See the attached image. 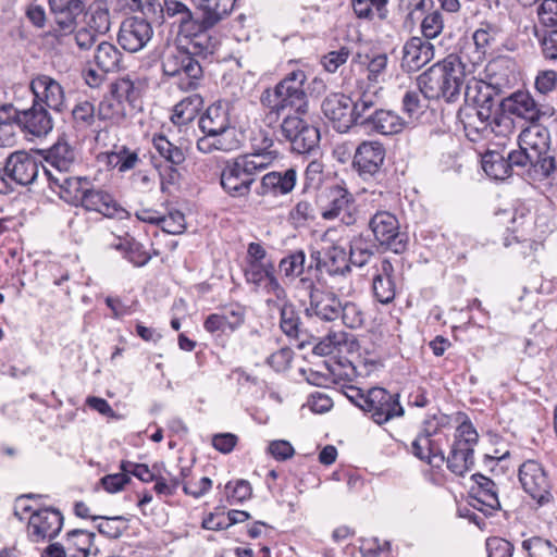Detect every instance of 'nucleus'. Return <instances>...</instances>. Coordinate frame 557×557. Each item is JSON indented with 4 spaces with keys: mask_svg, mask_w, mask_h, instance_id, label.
I'll use <instances>...</instances> for the list:
<instances>
[{
    "mask_svg": "<svg viewBox=\"0 0 557 557\" xmlns=\"http://www.w3.org/2000/svg\"><path fill=\"white\" fill-rule=\"evenodd\" d=\"M465 69L458 55L449 54L419 75L418 87L428 99L456 102L466 82Z\"/></svg>",
    "mask_w": 557,
    "mask_h": 557,
    "instance_id": "nucleus-1",
    "label": "nucleus"
},
{
    "mask_svg": "<svg viewBox=\"0 0 557 557\" xmlns=\"http://www.w3.org/2000/svg\"><path fill=\"white\" fill-rule=\"evenodd\" d=\"M270 164L269 154H246L227 160L221 171V186L232 198H247L258 174Z\"/></svg>",
    "mask_w": 557,
    "mask_h": 557,
    "instance_id": "nucleus-2",
    "label": "nucleus"
},
{
    "mask_svg": "<svg viewBox=\"0 0 557 557\" xmlns=\"http://www.w3.org/2000/svg\"><path fill=\"white\" fill-rule=\"evenodd\" d=\"M368 227L377 248L400 255L408 248V235L400 231L397 216L386 210H377L371 215Z\"/></svg>",
    "mask_w": 557,
    "mask_h": 557,
    "instance_id": "nucleus-3",
    "label": "nucleus"
},
{
    "mask_svg": "<svg viewBox=\"0 0 557 557\" xmlns=\"http://www.w3.org/2000/svg\"><path fill=\"white\" fill-rule=\"evenodd\" d=\"M162 71L169 77H177V85L182 90L196 88L202 77L199 61L184 47H176L164 54Z\"/></svg>",
    "mask_w": 557,
    "mask_h": 557,
    "instance_id": "nucleus-4",
    "label": "nucleus"
},
{
    "mask_svg": "<svg viewBox=\"0 0 557 557\" xmlns=\"http://www.w3.org/2000/svg\"><path fill=\"white\" fill-rule=\"evenodd\" d=\"M519 148L527 150L535 160V172L548 177L556 170V160L549 154V132L540 124H532L518 136Z\"/></svg>",
    "mask_w": 557,
    "mask_h": 557,
    "instance_id": "nucleus-5",
    "label": "nucleus"
},
{
    "mask_svg": "<svg viewBox=\"0 0 557 557\" xmlns=\"http://www.w3.org/2000/svg\"><path fill=\"white\" fill-rule=\"evenodd\" d=\"M479 435L473 425L465 421L455 432V440L450 453L445 461L447 468L457 475H463L474 463V446L478 444Z\"/></svg>",
    "mask_w": 557,
    "mask_h": 557,
    "instance_id": "nucleus-6",
    "label": "nucleus"
},
{
    "mask_svg": "<svg viewBox=\"0 0 557 557\" xmlns=\"http://www.w3.org/2000/svg\"><path fill=\"white\" fill-rule=\"evenodd\" d=\"M307 79L302 70L288 73L274 88L272 99L285 108L289 113L306 114L308 112V97L304 89Z\"/></svg>",
    "mask_w": 557,
    "mask_h": 557,
    "instance_id": "nucleus-7",
    "label": "nucleus"
},
{
    "mask_svg": "<svg viewBox=\"0 0 557 557\" xmlns=\"http://www.w3.org/2000/svg\"><path fill=\"white\" fill-rule=\"evenodd\" d=\"M386 150L375 140L362 141L356 149L352 166L363 181L377 180L384 174Z\"/></svg>",
    "mask_w": 557,
    "mask_h": 557,
    "instance_id": "nucleus-8",
    "label": "nucleus"
},
{
    "mask_svg": "<svg viewBox=\"0 0 557 557\" xmlns=\"http://www.w3.org/2000/svg\"><path fill=\"white\" fill-rule=\"evenodd\" d=\"M364 412L379 425L389 420L403 417L405 410L399 403V395L392 394L385 388L373 387L368 391V400L362 399Z\"/></svg>",
    "mask_w": 557,
    "mask_h": 557,
    "instance_id": "nucleus-9",
    "label": "nucleus"
},
{
    "mask_svg": "<svg viewBox=\"0 0 557 557\" xmlns=\"http://www.w3.org/2000/svg\"><path fill=\"white\" fill-rule=\"evenodd\" d=\"M519 480L525 491L540 506L554 500L547 474L535 460L524 461L519 469Z\"/></svg>",
    "mask_w": 557,
    "mask_h": 557,
    "instance_id": "nucleus-10",
    "label": "nucleus"
},
{
    "mask_svg": "<svg viewBox=\"0 0 557 557\" xmlns=\"http://www.w3.org/2000/svg\"><path fill=\"white\" fill-rule=\"evenodd\" d=\"M301 284L309 289V306L305 309L307 317H317L323 321L339 318L341 300L334 293L315 287L309 277L301 278Z\"/></svg>",
    "mask_w": 557,
    "mask_h": 557,
    "instance_id": "nucleus-11",
    "label": "nucleus"
},
{
    "mask_svg": "<svg viewBox=\"0 0 557 557\" xmlns=\"http://www.w3.org/2000/svg\"><path fill=\"white\" fill-rule=\"evenodd\" d=\"M49 187L65 202L78 207L84 194L88 190L90 180L82 176H70L67 173H54L49 168H44Z\"/></svg>",
    "mask_w": 557,
    "mask_h": 557,
    "instance_id": "nucleus-12",
    "label": "nucleus"
},
{
    "mask_svg": "<svg viewBox=\"0 0 557 557\" xmlns=\"http://www.w3.org/2000/svg\"><path fill=\"white\" fill-rule=\"evenodd\" d=\"M29 88L34 95L35 103L58 113L65 110L64 89L53 77L46 74L36 75L30 81Z\"/></svg>",
    "mask_w": 557,
    "mask_h": 557,
    "instance_id": "nucleus-13",
    "label": "nucleus"
},
{
    "mask_svg": "<svg viewBox=\"0 0 557 557\" xmlns=\"http://www.w3.org/2000/svg\"><path fill=\"white\" fill-rule=\"evenodd\" d=\"M63 525L62 513L54 508L33 511L28 518L27 533L32 542L38 543L55 537Z\"/></svg>",
    "mask_w": 557,
    "mask_h": 557,
    "instance_id": "nucleus-14",
    "label": "nucleus"
},
{
    "mask_svg": "<svg viewBox=\"0 0 557 557\" xmlns=\"http://www.w3.org/2000/svg\"><path fill=\"white\" fill-rule=\"evenodd\" d=\"M351 106V97L342 92H332L323 99L321 110L333 128L339 133H346L352 127Z\"/></svg>",
    "mask_w": 557,
    "mask_h": 557,
    "instance_id": "nucleus-15",
    "label": "nucleus"
},
{
    "mask_svg": "<svg viewBox=\"0 0 557 557\" xmlns=\"http://www.w3.org/2000/svg\"><path fill=\"white\" fill-rule=\"evenodd\" d=\"M153 30L146 20L128 17L120 26L117 41L128 52H138L144 49L152 37Z\"/></svg>",
    "mask_w": 557,
    "mask_h": 557,
    "instance_id": "nucleus-16",
    "label": "nucleus"
},
{
    "mask_svg": "<svg viewBox=\"0 0 557 557\" xmlns=\"http://www.w3.org/2000/svg\"><path fill=\"white\" fill-rule=\"evenodd\" d=\"M7 181L26 186L36 180L39 173L40 163L26 151L10 153L4 160Z\"/></svg>",
    "mask_w": 557,
    "mask_h": 557,
    "instance_id": "nucleus-17",
    "label": "nucleus"
},
{
    "mask_svg": "<svg viewBox=\"0 0 557 557\" xmlns=\"http://www.w3.org/2000/svg\"><path fill=\"white\" fill-rule=\"evenodd\" d=\"M505 112L536 124L544 115H550V108L535 102L529 92L518 91L502 101Z\"/></svg>",
    "mask_w": 557,
    "mask_h": 557,
    "instance_id": "nucleus-18",
    "label": "nucleus"
},
{
    "mask_svg": "<svg viewBox=\"0 0 557 557\" xmlns=\"http://www.w3.org/2000/svg\"><path fill=\"white\" fill-rule=\"evenodd\" d=\"M220 21V18L201 15V22H199L198 27L183 37L187 40L184 48L194 57L212 54L218 46V39L210 34V29Z\"/></svg>",
    "mask_w": 557,
    "mask_h": 557,
    "instance_id": "nucleus-19",
    "label": "nucleus"
},
{
    "mask_svg": "<svg viewBox=\"0 0 557 557\" xmlns=\"http://www.w3.org/2000/svg\"><path fill=\"white\" fill-rule=\"evenodd\" d=\"M327 205L323 208L321 215L324 220L339 218L345 225L356 223V216L350 212L354 202L352 195L344 187L335 185L329 189Z\"/></svg>",
    "mask_w": 557,
    "mask_h": 557,
    "instance_id": "nucleus-20",
    "label": "nucleus"
},
{
    "mask_svg": "<svg viewBox=\"0 0 557 557\" xmlns=\"http://www.w3.org/2000/svg\"><path fill=\"white\" fill-rule=\"evenodd\" d=\"M434 58V46L421 38L411 37L403 48V67L409 72L420 70Z\"/></svg>",
    "mask_w": 557,
    "mask_h": 557,
    "instance_id": "nucleus-21",
    "label": "nucleus"
},
{
    "mask_svg": "<svg viewBox=\"0 0 557 557\" xmlns=\"http://www.w3.org/2000/svg\"><path fill=\"white\" fill-rule=\"evenodd\" d=\"M372 290L375 299L383 304H391L396 296L395 269L388 259H383L377 267L372 281Z\"/></svg>",
    "mask_w": 557,
    "mask_h": 557,
    "instance_id": "nucleus-22",
    "label": "nucleus"
},
{
    "mask_svg": "<svg viewBox=\"0 0 557 557\" xmlns=\"http://www.w3.org/2000/svg\"><path fill=\"white\" fill-rule=\"evenodd\" d=\"M246 281L259 287L264 282V288L273 296H283L284 287L275 276V268L273 262H248L245 270Z\"/></svg>",
    "mask_w": 557,
    "mask_h": 557,
    "instance_id": "nucleus-23",
    "label": "nucleus"
},
{
    "mask_svg": "<svg viewBox=\"0 0 557 557\" xmlns=\"http://www.w3.org/2000/svg\"><path fill=\"white\" fill-rule=\"evenodd\" d=\"M297 172L295 169L289 168L285 171L269 172L262 176L258 195L265 196H282L289 194L296 185Z\"/></svg>",
    "mask_w": 557,
    "mask_h": 557,
    "instance_id": "nucleus-24",
    "label": "nucleus"
},
{
    "mask_svg": "<svg viewBox=\"0 0 557 557\" xmlns=\"http://www.w3.org/2000/svg\"><path fill=\"white\" fill-rule=\"evenodd\" d=\"M274 299H268L267 306L276 308L280 311V326L281 330L289 337L298 338L300 335V317L295 306L287 298L285 288L283 296H274Z\"/></svg>",
    "mask_w": 557,
    "mask_h": 557,
    "instance_id": "nucleus-25",
    "label": "nucleus"
},
{
    "mask_svg": "<svg viewBox=\"0 0 557 557\" xmlns=\"http://www.w3.org/2000/svg\"><path fill=\"white\" fill-rule=\"evenodd\" d=\"M48 164L54 173H67L78 162V153L65 139L60 138L48 151L45 157Z\"/></svg>",
    "mask_w": 557,
    "mask_h": 557,
    "instance_id": "nucleus-26",
    "label": "nucleus"
},
{
    "mask_svg": "<svg viewBox=\"0 0 557 557\" xmlns=\"http://www.w3.org/2000/svg\"><path fill=\"white\" fill-rule=\"evenodd\" d=\"M463 86L468 107L496 104V97L500 92L498 87L475 77H466Z\"/></svg>",
    "mask_w": 557,
    "mask_h": 557,
    "instance_id": "nucleus-27",
    "label": "nucleus"
},
{
    "mask_svg": "<svg viewBox=\"0 0 557 557\" xmlns=\"http://www.w3.org/2000/svg\"><path fill=\"white\" fill-rule=\"evenodd\" d=\"M49 109L33 102V106L22 111L21 126L34 136H45L53 128V119Z\"/></svg>",
    "mask_w": 557,
    "mask_h": 557,
    "instance_id": "nucleus-28",
    "label": "nucleus"
},
{
    "mask_svg": "<svg viewBox=\"0 0 557 557\" xmlns=\"http://www.w3.org/2000/svg\"><path fill=\"white\" fill-rule=\"evenodd\" d=\"M377 104L379 97L375 91L364 90L357 94L350 107L352 126L359 125L366 129L371 119L379 110Z\"/></svg>",
    "mask_w": 557,
    "mask_h": 557,
    "instance_id": "nucleus-29",
    "label": "nucleus"
},
{
    "mask_svg": "<svg viewBox=\"0 0 557 557\" xmlns=\"http://www.w3.org/2000/svg\"><path fill=\"white\" fill-rule=\"evenodd\" d=\"M81 207L87 211H96L106 216H112L119 209L117 202L107 191L96 188L91 181L88 184V190L84 194Z\"/></svg>",
    "mask_w": 557,
    "mask_h": 557,
    "instance_id": "nucleus-30",
    "label": "nucleus"
},
{
    "mask_svg": "<svg viewBox=\"0 0 557 557\" xmlns=\"http://www.w3.org/2000/svg\"><path fill=\"white\" fill-rule=\"evenodd\" d=\"M164 11L169 17L175 20L174 23L177 24L178 35L182 37L195 30L199 22H201V15L196 16L185 3L177 0H165Z\"/></svg>",
    "mask_w": 557,
    "mask_h": 557,
    "instance_id": "nucleus-31",
    "label": "nucleus"
},
{
    "mask_svg": "<svg viewBox=\"0 0 557 557\" xmlns=\"http://www.w3.org/2000/svg\"><path fill=\"white\" fill-rule=\"evenodd\" d=\"M199 127L203 134L212 135L232 127L227 106L221 101L209 106L199 119Z\"/></svg>",
    "mask_w": 557,
    "mask_h": 557,
    "instance_id": "nucleus-32",
    "label": "nucleus"
},
{
    "mask_svg": "<svg viewBox=\"0 0 557 557\" xmlns=\"http://www.w3.org/2000/svg\"><path fill=\"white\" fill-rule=\"evenodd\" d=\"M411 453L434 468H440L445 462L441 445L434 438L417 436L411 443Z\"/></svg>",
    "mask_w": 557,
    "mask_h": 557,
    "instance_id": "nucleus-33",
    "label": "nucleus"
},
{
    "mask_svg": "<svg viewBox=\"0 0 557 557\" xmlns=\"http://www.w3.org/2000/svg\"><path fill=\"white\" fill-rule=\"evenodd\" d=\"M404 127L405 121L394 111L379 109L366 129L382 135H394L400 133Z\"/></svg>",
    "mask_w": 557,
    "mask_h": 557,
    "instance_id": "nucleus-34",
    "label": "nucleus"
},
{
    "mask_svg": "<svg viewBox=\"0 0 557 557\" xmlns=\"http://www.w3.org/2000/svg\"><path fill=\"white\" fill-rule=\"evenodd\" d=\"M94 62L102 73H114L122 67V53L113 44L102 41L95 50Z\"/></svg>",
    "mask_w": 557,
    "mask_h": 557,
    "instance_id": "nucleus-35",
    "label": "nucleus"
},
{
    "mask_svg": "<svg viewBox=\"0 0 557 557\" xmlns=\"http://www.w3.org/2000/svg\"><path fill=\"white\" fill-rule=\"evenodd\" d=\"M322 271L330 275H345L350 272V263L345 247L334 244L325 250Z\"/></svg>",
    "mask_w": 557,
    "mask_h": 557,
    "instance_id": "nucleus-36",
    "label": "nucleus"
},
{
    "mask_svg": "<svg viewBox=\"0 0 557 557\" xmlns=\"http://www.w3.org/2000/svg\"><path fill=\"white\" fill-rule=\"evenodd\" d=\"M374 247L373 240L362 234L355 235L349 242V263L358 268L366 265L374 256Z\"/></svg>",
    "mask_w": 557,
    "mask_h": 557,
    "instance_id": "nucleus-37",
    "label": "nucleus"
},
{
    "mask_svg": "<svg viewBox=\"0 0 557 557\" xmlns=\"http://www.w3.org/2000/svg\"><path fill=\"white\" fill-rule=\"evenodd\" d=\"M202 106L203 100L200 95H189L175 104L171 120L176 125H185L197 116Z\"/></svg>",
    "mask_w": 557,
    "mask_h": 557,
    "instance_id": "nucleus-38",
    "label": "nucleus"
},
{
    "mask_svg": "<svg viewBox=\"0 0 557 557\" xmlns=\"http://www.w3.org/2000/svg\"><path fill=\"white\" fill-rule=\"evenodd\" d=\"M389 0H351V7L356 16L360 20L384 21L388 16Z\"/></svg>",
    "mask_w": 557,
    "mask_h": 557,
    "instance_id": "nucleus-39",
    "label": "nucleus"
},
{
    "mask_svg": "<svg viewBox=\"0 0 557 557\" xmlns=\"http://www.w3.org/2000/svg\"><path fill=\"white\" fill-rule=\"evenodd\" d=\"M278 271L289 282L295 281L297 277H302L307 272L306 253L304 250H295L285 256L278 262Z\"/></svg>",
    "mask_w": 557,
    "mask_h": 557,
    "instance_id": "nucleus-40",
    "label": "nucleus"
},
{
    "mask_svg": "<svg viewBox=\"0 0 557 557\" xmlns=\"http://www.w3.org/2000/svg\"><path fill=\"white\" fill-rule=\"evenodd\" d=\"M472 479L478 484L475 499L491 509L499 508L500 503L497 496L496 484L491 479L480 473L473 474Z\"/></svg>",
    "mask_w": 557,
    "mask_h": 557,
    "instance_id": "nucleus-41",
    "label": "nucleus"
},
{
    "mask_svg": "<svg viewBox=\"0 0 557 557\" xmlns=\"http://www.w3.org/2000/svg\"><path fill=\"white\" fill-rule=\"evenodd\" d=\"M482 168L494 180H505L511 175L508 160L497 151H488L483 156Z\"/></svg>",
    "mask_w": 557,
    "mask_h": 557,
    "instance_id": "nucleus-42",
    "label": "nucleus"
},
{
    "mask_svg": "<svg viewBox=\"0 0 557 557\" xmlns=\"http://www.w3.org/2000/svg\"><path fill=\"white\" fill-rule=\"evenodd\" d=\"M95 540V533L85 530H73L67 533L69 549L74 547L71 557H88Z\"/></svg>",
    "mask_w": 557,
    "mask_h": 557,
    "instance_id": "nucleus-43",
    "label": "nucleus"
},
{
    "mask_svg": "<svg viewBox=\"0 0 557 557\" xmlns=\"http://www.w3.org/2000/svg\"><path fill=\"white\" fill-rule=\"evenodd\" d=\"M304 114L287 113L281 123V133L283 137L289 141L292 149L295 146V140L299 138L305 126L310 123L302 117Z\"/></svg>",
    "mask_w": 557,
    "mask_h": 557,
    "instance_id": "nucleus-44",
    "label": "nucleus"
},
{
    "mask_svg": "<svg viewBox=\"0 0 557 557\" xmlns=\"http://www.w3.org/2000/svg\"><path fill=\"white\" fill-rule=\"evenodd\" d=\"M152 143L159 154L172 165H180L185 161L186 157L184 151L180 147L173 145L165 136L156 135Z\"/></svg>",
    "mask_w": 557,
    "mask_h": 557,
    "instance_id": "nucleus-45",
    "label": "nucleus"
},
{
    "mask_svg": "<svg viewBox=\"0 0 557 557\" xmlns=\"http://www.w3.org/2000/svg\"><path fill=\"white\" fill-rule=\"evenodd\" d=\"M126 114L122 100L115 96L106 98L99 103L98 116L101 120H111L119 123L125 119Z\"/></svg>",
    "mask_w": 557,
    "mask_h": 557,
    "instance_id": "nucleus-46",
    "label": "nucleus"
},
{
    "mask_svg": "<svg viewBox=\"0 0 557 557\" xmlns=\"http://www.w3.org/2000/svg\"><path fill=\"white\" fill-rule=\"evenodd\" d=\"M521 546L529 557H557V548L548 540L540 536L524 540Z\"/></svg>",
    "mask_w": 557,
    "mask_h": 557,
    "instance_id": "nucleus-47",
    "label": "nucleus"
},
{
    "mask_svg": "<svg viewBox=\"0 0 557 557\" xmlns=\"http://www.w3.org/2000/svg\"><path fill=\"white\" fill-rule=\"evenodd\" d=\"M213 136L215 151L233 152L242 147L240 136L235 127L216 132Z\"/></svg>",
    "mask_w": 557,
    "mask_h": 557,
    "instance_id": "nucleus-48",
    "label": "nucleus"
},
{
    "mask_svg": "<svg viewBox=\"0 0 557 557\" xmlns=\"http://www.w3.org/2000/svg\"><path fill=\"white\" fill-rule=\"evenodd\" d=\"M235 0H198V9L201 15L215 18H224L234 8Z\"/></svg>",
    "mask_w": 557,
    "mask_h": 557,
    "instance_id": "nucleus-49",
    "label": "nucleus"
},
{
    "mask_svg": "<svg viewBox=\"0 0 557 557\" xmlns=\"http://www.w3.org/2000/svg\"><path fill=\"white\" fill-rule=\"evenodd\" d=\"M110 26V13L107 5L102 2H98L92 5L90 9L88 27L95 30L97 34H106L109 32Z\"/></svg>",
    "mask_w": 557,
    "mask_h": 557,
    "instance_id": "nucleus-50",
    "label": "nucleus"
},
{
    "mask_svg": "<svg viewBox=\"0 0 557 557\" xmlns=\"http://www.w3.org/2000/svg\"><path fill=\"white\" fill-rule=\"evenodd\" d=\"M139 161L140 159L137 151L131 150L125 146L117 148L110 156V162L114 164V168H116L119 172L133 170Z\"/></svg>",
    "mask_w": 557,
    "mask_h": 557,
    "instance_id": "nucleus-51",
    "label": "nucleus"
},
{
    "mask_svg": "<svg viewBox=\"0 0 557 557\" xmlns=\"http://www.w3.org/2000/svg\"><path fill=\"white\" fill-rule=\"evenodd\" d=\"M72 117L76 128L86 129L90 127L96 120L94 104L89 101L78 102L72 110Z\"/></svg>",
    "mask_w": 557,
    "mask_h": 557,
    "instance_id": "nucleus-52",
    "label": "nucleus"
},
{
    "mask_svg": "<svg viewBox=\"0 0 557 557\" xmlns=\"http://www.w3.org/2000/svg\"><path fill=\"white\" fill-rule=\"evenodd\" d=\"M319 141V129L314 125L309 124L308 126H305V129L299 135V138L295 140L293 151L300 154L308 153L318 147Z\"/></svg>",
    "mask_w": 557,
    "mask_h": 557,
    "instance_id": "nucleus-53",
    "label": "nucleus"
},
{
    "mask_svg": "<svg viewBox=\"0 0 557 557\" xmlns=\"http://www.w3.org/2000/svg\"><path fill=\"white\" fill-rule=\"evenodd\" d=\"M458 117L463 124L465 132L470 140L476 141L480 137H485L488 133L490 123L479 122L473 114L459 111Z\"/></svg>",
    "mask_w": 557,
    "mask_h": 557,
    "instance_id": "nucleus-54",
    "label": "nucleus"
},
{
    "mask_svg": "<svg viewBox=\"0 0 557 557\" xmlns=\"http://www.w3.org/2000/svg\"><path fill=\"white\" fill-rule=\"evenodd\" d=\"M98 519L101 520V522L98 523L97 525V530L99 531V533L111 539H116L122 535L125 528L122 527L121 524L126 521L124 517H91V520L94 521Z\"/></svg>",
    "mask_w": 557,
    "mask_h": 557,
    "instance_id": "nucleus-55",
    "label": "nucleus"
},
{
    "mask_svg": "<svg viewBox=\"0 0 557 557\" xmlns=\"http://www.w3.org/2000/svg\"><path fill=\"white\" fill-rule=\"evenodd\" d=\"M338 311L343 323L349 329L360 327L364 322V314L355 302H341V309Z\"/></svg>",
    "mask_w": 557,
    "mask_h": 557,
    "instance_id": "nucleus-56",
    "label": "nucleus"
},
{
    "mask_svg": "<svg viewBox=\"0 0 557 557\" xmlns=\"http://www.w3.org/2000/svg\"><path fill=\"white\" fill-rule=\"evenodd\" d=\"M444 28L443 15L440 11H433L424 16L421 22V32L423 39L430 40L436 38Z\"/></svg>",
    "mask_w": 557,
    "mask_h": 557,
    "instance_id": "nucleus-57",
    "label": "nucleus"
},
{
    "mask_svg": "<svg viewBox=\"0 0 557 557\" xmlns=\"http://www.w3.org/2000/svg\"><path fill=\"white\" fill-rule=\"evenodd\" d=\"M346 337L347 334L344 332L330 333L314 346V352L321 356L331 355L346 344Z\"/></svg>",
    "mask_w": 557,
    "mask_h": 557,
    "instance_id": "nucleus-58",
    "label": "nucleus"
},
{
    "mask_svg": "<svg viewBox=\"0 0 557 557\" xmlns=\"http://www.w3.org/2000/svg\"><path fill=\"white\" fill-rule=\"evenodd\" d=\"M159 226L165 233L177 235L182 234L185 228V216L180 211L170 212L169 215H162Z\"/></svg>",
    "mask_w": 557,
    "mask_h": 557,
    "instance_id": "nucleus-59",
    "label": "nucleus"
},
{
    "mask_svg": "<svg viewBox=\"0 0 557 557\" xmlns=\"http://www.w3.org/2000/svg\"><path fill=\"white\" fill-rule=\"evenodd\" d=\"M350 55V50L347 47H342L338 50H333L323 55L322 65L329 73H335L339 66L345 64Z\"/></svg>",
    "mask_w": 557,
    "mask_h": 557,
    "instance_id": "nucleus-60",
    "label": "nucleus"
},
{
    "mask_svg": "<svg viewBox=\"0 0 557 557\" xmlns=\"http://www.w3.org/2000/svg\"><path fill=\"white\" fill-rule=\"evenodd\" d=\"M225 488L232 490L231 493L227 495V499L231 505L247 500L252 495L251 485L246 480H237L234 486H232V483L228 482Z\"/></svg>",
    "mask_w": 557,
    "mask_h": 557,
    "instance_id": "nucleus-61",
    "label": "nucleus"
},
{
    "mask_svg": "<svg viewBox=\"0 0 557 557\" xmlns=\"http://www.w3.org/2000/svg\"><path fill=\"white\" fill-rule=\"evenodd\" d=\"M487 557H511L513 545L502 537H490L486 540Z\"/></svg>",
    "mask_w": 557,
    "mask_h": 557,
    "instance_id": "nucleus-62",
    "label": "nucleus"
},
{
    "mask_svg": "<svg viewBox=\"0 0 557 557\" xmlns=\"http://www.w3.org/2000/svg\"><path fill=\"white\" fill-rule=\"evenodd\" d=\"M220 313L230 331L240 326L245 319V310L237 304L223 307Z\"/></svg>",
    "mask_w": 557,
    "mask_h": 557,
    "instance_id": "nucleus-63",
    "label": "nucleus"
},
{
    "mask_svg": "<svg viewBox=\"0 0 557 557\" xmlns=\"http://www.w3.org/2000/svg\"><path fill=\"white\" fill-rule=\"evenodd\" d=\"M289 219L296 226L305 225L309 220L314 219V209L308 201H299L292 209Z\"/></svg>",
    "mask_w": 557,
    "mask_h": 557,
    "instance_id": "nucleus-64",
    "label": "nucleus"
}]
</instances>
